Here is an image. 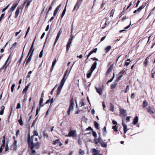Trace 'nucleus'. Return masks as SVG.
<instances>
[{"mask_svg":"<svg viewBox=\"0 0 155 155\" xmlns=\"http://www.w3.org/2000/svg\"><path fill=\"white\" fill-rule=\"evenodd\" d=\"M81 3H79V2H78L74 7L73 11L75 10L76 9H78L80 5L81 4Z\"/></svg>","mask_w":155,"mask_h":155,"instance_id":"obj_10","label":"nucleus"},{"mask_svg":"<svg viewBox=\"0 0 155 155\" xmlns=\"http://www.w3.org/2000/svg\"><path fill=\"white\" fill-rule=\"evenodd\" d=\"M74 103L73 100V98H72L71 100V102L70 104V106L71 107H73L74 106Z\"/></svg>","mask_w":155,"mask_h":155,"instance_id":"obj_18","label":"nucleus"},{"mask_svg":"<svg viewBox=\"0 0 155 155\" xmlns=\"http://www.w3.org/2000/svg\"><path fill=\"white\" fill-rule=\"evenodd\" d=\"M49 25H48L47 27H46V28L45 29V31H48V29H49Z\"/></svg>","mask_w":155,"mask_h":155,"instance_id":"obj_64","label":"nucleus"},{"mask_svg":"<svg viewBox=\"0 0 155 155\" xmlns=\"http://www.w3.org/2000/svg\"><path fill=\"white\" fill-rule=\"evenodd\" d=\"M147 110L148 112L150 114H153L154 113L151 107H149L147 108Z\"/></svg>","mask_w":155,"mask_h":155,"instance_id":"obj_12","label":"nucleus"},{"mask_svg":"<svg viewBox=\"0 0 155 155\" xmlns=\"http://www.w3.org/2000/svg\"><path fill=\"white\" fill-rule=\"evenodd\" d=\"M113 64H112L108 68V69L107 70V73H110L111 71V70L113 69Z\"/></svg>","mask_w":155,"mask_h":155,"instance_id":"obj_22","label":"nucleus"},{"mask_svg":"<svg viewBox=\"0 0 155 155\" xmlns=\"http://www.w3.org/2000/svg\"><path fill=\"white\" fill-rule=\"evenodd\" d=\"M96 92L99 94V95H101L102 93V89L101 87L97 88L95 87Z\"/></svg>","mask_w":155,"mask_h":155,"instance_id":"obj_6","label":"nucleus"},{"mask_svg":"<svg viewBox=\"0 0 155 155\" xmlns=\"http://www.w3.org/2000/svg\"><path fill=\"white\" fill-rule=\"evenodd\" d=\"M29 86L30 84H28L25 87V88L23 89L22 91V93L23 94H24L25 92H26L28 90V89Z\"/></svg>","mask_w":155,"mask_h":155,"instance_id":"obj_14","label":"nucleus"},{"mask_svg":"<svg viewBox=\"0 0 155 155\" xmlns=\"http://www.w3.org/2000/svg\"><path fill=\"white\" fill-rule=\"evenodd\" d=\"M34 49L33 48H30L27 55V57L29 56V58L26 61V64L28 63L31 61Z\"/></svg>","mask_w":155,"mask_h":155,"instance_id":"obj_1","label":"nucleus"},{"mask_svg":"<svg viewBox=\"0 0 155 155\" xmlns=\"http://www.w3.org/2000/svg\"><path fill=\"white\" fill-rule=\"evenodd\" d=\"M74 38V36L72 35V34H71V38L69 39L68 41L70 42H72V41Z\"/></svg>","mask_w":155,"mask_h":155,"instance_id":"obj_37","label":"nucleus"},{"mask_svg":"<svg viewBox=\"0 0 155 155\" xmlns=\"http://www.w3.org/2000/svg\"><path fill=\"white\" fill-rule=\"evenodd\" d=\"M21 106L20 103H18L17 104L16 107V109H19L21 108Z\"/></svg>","mask_w":155,"mask_h":155,"instance_id":"obj_50","label":"nucleus"},{"mask_svg":"<svg viewBox=\"0 0 155 155\" xmlns=\"http://www.w3.org/2000/svg\"><path fill=\"white\" fill-rule=\"evenodd\" d=\"M30 27H28V28L27 31L26 32V35H28V32H29V30H30Z\"/></svg>","mask_w":155,"mask_h":155,"instance_id":"obj_60","label":"nucleus"},{"mask_svg":"<svg viewBox=\"0 0 155 155\" xmlns=\"http://www.w3.org/2000/svg\"><path fill=\"white\" fill-rule=\"evenodd\" d=\"M43 99L42 98H41L40 101V105H41V103H43Z\"/></svg>","mask_w":155,"mask_h":155,"instance_id":"obj_53","label":"nucleus"},{"mask_svg":"<svg viewBox=\"0 0 155 155\" xmlns=\"http://www.w3.org/2000/svg\"><path fill=\"white\" fill-rule=\"evenodd\" d=\"M34 134L33 135H32L31 136V138H32L34 136H37L38 135V133L37 132V131L36 130H34Z\"/></svg>","mask_w":155,"mask_h":155,"instance_id":"obj_29","label":"nucleus"},{"mask_svg":"<svg viewBox=\"0 0 155 155\" xmlns=\"http://www.w3.org/2000/svg\"><path fill=\"white\" fill-rule=\"evenodd\" d=\"M15 86V84H13L11 87V91L12 92H13L14 91V88Z\"/></svg>","mask_w":155,"mask_h":155,"instance_id":"obj_41","label":"nucleus"},{"mask_svg":"<svg viewBox=\"0 0 155 155\" xmlns=\"http://www.w3.org/2000/svg\"><path fill=\"white\" fill-rule=\"evenodd\" d=\"M148 105V103L146 101V100H144L143 103V107H145L147 106Z\"/></svg>","mask_w":155,"mask_h":155,"instance_id":"obj_20","label":"nucleus"},{"mask_svg":"<svg viewBox=\"0 0 155 155\" xmlns=\"http://www.w3.org/2000/svg\"><path fill=\"white\" fill-rule=\"evenodd\" d=\"M27 0L25 1L24 2V3L22 5L21 7V10H22L24 8V6L25 5L26 3H27Z\"/></svg>","mask_w":155,"mask_h":155,"instance_id":"obj_47","label":"nucleus"},{"mask_svg":"<svg viewBox=\"0 0 155 155\" xmlns=\"http://www.w3.org/2000/svg\"><path fill=\"white\" fill-rule=\"evenodd\" d=\"M111 47L110 46H108L105 49V50L106 53L108 52L110 50L111 48Z\"/></svg>","mask_w":155,"mask_h":155,"instance_id":"obj_19","label":"nucleus"},{"mask_svg":"<svg viewBox=\"0 0 155 155\" xmlns=\"http://www.w3.org/2000/svg\"><path fill=\"white\" fill-rule=\"evenodd\" d=\"M122 76V75H121L116 80V82H117L120 79Z\"/></svg>","mask_w":155,"mask_h":155,"instance_id":"obj_39","label":"nucleus"},{"mask_svg":"<svg viewBox=\"0 0 155 155\" xmlns=\"http://www.w3.org/2000/svg\"><path fill=\"white\" fill-rule=\"evenodd\" d=\"M117 84V82H115L113 84H112L110 85V87L111 89H113L115 88Z\"/></svg>","mask_w":155,"mask_h":155,"instance_id":"obj_13","label":"nucleus"},{"mask_svg":"<svg viewBox=\"0 0 155 155\" xmlns=\"http://www.w3.org/2000/svg\"><path fill=\"white\" fill-rule=\"evenodd\" d=\"M45 35V33L43 32L41 36V39H42L43 38Z\"/></svg>","mask_w":155,"mask_h":155,"instance_id":"obj_63","label":"nucleus"},{"mask_svg":"<svg viewBox=\"0 0 155 155\" xmlns=\"http://www.w3.org/2000/svg\"><path fill=\"white\" fill-rule=\"evenodd\" d=\"M110 110L112 112L114 111V105L113 104H110Z\"/></svg>","mask_w":155,"mask_h":155,"instance_id":"obj_21","label":"nucleus"},{"mask_svg":"<svg viewBox=\"0 0 155 155\" xmlns=\"http://www.w3.org/2000/svg\"><path fill=\"white\" fill-rule=\"evenodd\" d=\"M53 143L54 145H56L59 143V140H55L53 141Z\"/></svg>","mask_w":155,"mask_h":155,"instance_id":"obj_33","label":"nucleus"},{"mask_svg":"<svg viewBox=\"0 0 155 155\" xmlns=\"http://www.w3.org/2000/svg\"><path fill=\"white\" fill-rule=\"evenodd\" d=\"M71 43V42L68 41V43H67V45L66 51L67 52H68V51L69 49L70 48Z\"/></svg>","mask_w":155,"mask_h":155,"instance_id":"obj_15","label":"nucleus"},{"mask_svg":"<svg viewBox=\"0 0 155 155\" xmlns=\"http://www.w3.org/2000/svg\"><path fill=\"white\" fill-rule=\"evenodd\" d=\"M60 36L59 35H57V36H56L55 41L54 44V46L55 45L57 42V41L58 40V39H59V37H60Z\"/></svg>","mask_w":155,"mask_h":155,"instance_id":"obj_28","label":"nucleus"},{"mask_svg":"<svg viewBox=\"0 0 155 155\" xmlns=\"http://www.w3.org/2000/svg\"><path fill=\"white\" fill-rule=\"evenodd\" d=\"M92 133H93V135L94 137H97V134L95 132L93 131Z\"/></svg>","mask_w":155,"mask_h":155,"instance_id":"obj_45","label":"nucleus"},{"mask_svg":"<svg viewBox=\"0 0 155 155\" xmlns=\"http://www.w3.org/2000/svg\"><path fill=\"white\" fill-rule=\"evenodd\" d=\"M56 62V59H55L54 61L53 62L52 64V70L53 69V67L54 66Z\"/></svg>","mask_w":155,"mask_h":155,"instance_id":"obj_30","label":"nucleus"},{"mask_svg":"<svg viewBox=\"0 0 155 155\" xmlns=\"http://www.w3.org/2000/svg\"><path fill=\"white\" fill-rule=\"evenodd\" d=\"M4 147V144H2L1 146L0 147V152H1L3 150V148Z\"/></svg>","mask_w":155,"mask_h":155,"instance_id":"obj_44","label":"nucleus"},{"mask_svg":"<svg viewBox=\"0 0 155 155\" xmlns=\"http://www.w3.org/2000/svg\"><path fill=\"white\" fill-rule=\"evenodd\" d=\"M94 126L95 127V128L97 129H99V127H98V126H99V125H98V123L96 121H95L94 122Z\"/></svg>","mask_w":155,"mask_h":155,"instance_id":"obj_26","label":"nucleus"},{"mask_svg":"<svg viewBox=\"0 0 155 155\" xmlns=\"http://www.w3.org/2000/svg\"><path fill=\"white\" fill-rule=\"evenodd\" d=\"M120 114L124 116H125L127 113V110L123 109H120Z\"/></svg>","mask_w":155,"mask_h":155,"instance_id":"obj_9","label":"nucleus"},{"mask_svg":"<svg viewBox=\"0 0 155 155\" xmlns=\"http://www.w3.org/2000/svg\"><path fill=\"white\" fill-rule=\"evenodd\" d=\"M79 153L80 154H84V152L82 150L80 149L79 150Z\"/></svg>","mask_w":155,"mask_h":155,"instance_id":"obj_49","label":"nucleus"},{"mask_svg":"<svg viewBox=\"0 0 155 155\" xmlns=\"http://www.w3.org/2000/svg\"><path fill=\"white\" fill-rule=\"evenodd\" d=\"M61 91V90L60 89H59L58 88L57 89V94L59 95L60 94V92Z\"/></svg>","mask_w":155,"mask_h":155,"instance_id":"obj_54","label":"nucleus"},{"mask_svg":"<svg viewBox=\"0 0 155 155\" xmlns=\"http://www.w3.org/2000/svg\"><path fill=\"white\" fill-rule=\"evenodd\" d=\"M66 80V79H64V78H62V80L61 81V82L60 83V85L62 86H63V85L65 82Z\"/></svg>","mask_w":155,"mask_h":155,"instance_id":"obj_17","label":"nucleus"},{"mask_svg":"<svg viewBox=\"0 0 155 155\" xmlns=\"http://www.w3.org/2000/svg\"><path fill=\"white\" fill-rule=\"evenodd\" d=\"M93 72V71H90L87 73V78H89L91 77Z\"/></svg>","mask_w":155,"mask_h":155,"instance_id":"obj_25","label":"nucleus"},{"mask_svg":"<svg viewBox=\"0 0 155 155\" xmlns=\"http://www.w3.org/2000/svg\"><path fill=\"white\" fill-rule=\"evenodd\" d=\"M144 8V6L142 5L139 7L137 10H135L134 12V13H135L137 12H140L142 9Z\"/></svg>","mask_w":155,"mask_h":155,"instance_id":"obj_11","label":"nucleus"},{"mask_svg":"<svg viewBox=\"0 0 155 155\" xmlns=\"http://www.w3.org/2000/svg\"><path fill=\"white\" fill-rule=\"evenodd\" d=\"M17 142L16 140H15L14 145V148H16L17 147Z\"/></svg>","mask_w":155,"mask_h":155,"instance_id":"obj_48","label":"nucleus"},{"mask_svg":"<svg viewBox=\"0 0 155 155\" xmlns=\"http://www.w3.org/2000/svg\"><path fill=\"white\" fill-rule=\"evenodd\" d=\"M114 77V74H113V77L111 79H110V80H109V81H107V83H109L110 82H111L113 81V80Z\"/></svg>","mask_w":155,"mask_h":155,"instance_id":"obj_38","label":"nucleus"},{"mask_svg":"<svg viewBox=\"0 0 155 155\" xmlns=\"http://www.w3.org/2000/svg\"><path fill=\"white\" fill-rule=\"evenodd\" d=\"M6 63H5L2 67L0 69H4V71H5L7 67V66L6 65Z\"/></svg>","mask_w":155,"mask_h":155,"instance_id":"obj_23","label":"nucleus"},{"mask_svg":"<svg viewBox=\"0 0 155 155\" xmlns=\"http://www.w3.org/2000/svg\"><path fill=\"white\" fill-rule=\"evenodd\" d=\"M114 12L113 11V10H112L110 13V16H113L114 15Z\"/></svg>","mask_w":155,"mask_h":155,"instance_id":"obj_58","label":"nucleus"},{"mask_svg":"<svg viewBox=\"0 0 155 155\" xmlns=\"http://www.w3.org/2000/svg\"><path fill=\"white\" fill-rule=\"evenodd\" d=\"M130 62L128 61H126L125 64V66H128L130 64Z\"/></svg>","mask_w":155,"mask_h":155,"instance_id":"obj_52","label":"nucleus"},{"mask_svg":"<svg viewBox=\"0 0 155 155\" xmlns=\"http://www.w3.org/2000/svg\"><path fill=\"white\" fill-rule=\"evenodd\" d=\"M101 146L104 147H105L107 146V145L103 141L101 143Z\"/></svg>","mask_w":155,"mask_h":155,"instance_id":"obj_34","label":"nucleus"},{"mask_svg":"<svg viewBox=\"0 0 155 155\" xmlns=\"http://www.w3.org/2000/svg\"><path fill=\"white\" fill-rule=\"evenodd\" d=\"M31 2V1L30 0H27V5H26V7L27 8H28V6L30 5V4Z\"/></svg>","mask_w":155,"mask_h":155,"instance_id":"obj_31","label":"nucleus"},{"mask_svg":"<svg viewBox=\"0 0 155 155\" xmlns=\"http://www.w3.org/2000/svg\"><path fill=\"white\" fill-rule=\"evenodd\" d=\"M138 117L137 116L134 119L133 121V124H136L138 122Z\"/></svg>","mask_w":155,"mask_h":155,"instance_id":"obj_16","label":"nucleus"},{"mask_svg":"<svg viewBox=\"0 0 155 155\" xmlns=\"http://www.w3.org/2000/svg\"><path fill=\"white\" fill-rule=\"evenodd\" d=\"M131 117H126V120L127 121V122H129L130 121V118Z\"/></svg>","mask_w":155,"mask_h":155,"instance_id":"obj_46","label":"nucleus"},{"mask_svg":"<svg viewBox=\"0 0 155 155\" xmlns=\"http://www.w3.org/2000/svg\"><path fill=\"white\" fill-rule=\"evenodd\" d=\"M43 48L41 51V52L40 53V54L39 55V57L40 58H41L42 57V55H43Z\"/></svg>","mask_w":155,"mask_h":155,"instance_id":"obj_40","label":"nucleus"},{"mask_svg":"<svg viewBox=\"0 0 155 155\" xmlns=\"http://www.w3.org/2000/svg\"><path fill=\"white\" fill-rule=\"evenodd\" d=\"M97 65V62L95 61L94 62L93 65H92L91 68L90 69V71H93L96 67Z\"/></svg>","mask_w":155,"mask_h":155,"instance_id":"obj_8","label":"nucleus"},{"mask_svg":"<svg viewBox=\"0 0 155 155\" xmlns=\"http://www.w3.org/2000/svg\"><path fill=\"white\" fill-rule=\"evenodd\" d=\"M97 48H95L93 50L91 51L90 52L92 54L94 53H96L97 51Z\"/></svg>","mask_w":155,"mask_h":155,"instance_id":"obj_35","label":"nucleus"},{"mask_svg":"<svg viewBox=\"0 0 155 155\" xmlns=\"http://www.w3.org/2000/svg\"><path fill=\"white\" fill-rule=\"evenodd\" d=\"M8 150V145H6L5 147V151H6Z\"/></svg>","mask_w":155,"mask_h":155,"instance_id":"obj_61","label":"nucleus"},{"mask_svg":"<svg viewBox=\"0 0 155 155\" xmlns=\"http://www.w3.org/2000/svg\"><path fill=\"white\" fill-rule=\"evenodd\" d=\"M31 150L32 151V154H35V153L36 152L35 151L33 150V149L32 150L31 149Z\"/></svg>","mask_w":155,"mask_h":155,"instance_id":"obj_62","label":"nucleus"},{"mask_svg":"<svg viewBox=\"0 0 155 155\" xmlns=\"http://www.w3.org/2000/svg\"><path fill=\"white\" fill-rule=\"evenodd\" d=\"M112 128L114 129V130L115 131H117L118 130L117 129V127L116 126H115L112 127Z\"/></svg>","mask_w":155,"mask_h":155,"instance_id":"obj_43","label":"nucleus"},{"mask_svg":"<svg viewBox=\"0 0 155 155\" xmlns=\"http://www.w3.org/2000/svg\"><path fill=\"white\" fill-rule=\"evenodd\" d=\"M61 4H60L56 8L55 10L54 11L56 12H58V10H59L60 8L61 7Z\"/></svg>","mask_w":155,"mask_h":155,"instance_id":"obj_32","label":"nucleus"},{"mask_svg":"<svg viewBox=\"0 0 155 155\" xmlns=\"http://www.w3.org/2000/svg\"><path fill=\"white\" fill-rule=\"evenodd\" d=\"M57 86V85H56L55 87H54L53 89L51 91V95H52L53 94V92L55 90L56 87Z\"/></svg>","mask_w":155,"mask_h":155,"instance_id":"obj_42","label":"nucleus"},{"mask_svg":"<svg viewBox=\"0 0 155 155\" xmlns=\"http://www.w3.org/2000/svg\"><path fill=\"white\" fill-rule=\"evenodd\" d=\"M40 144L41 143L38 142H37L36 143H32V146H30V147L31 148L32 150L34 148L35 149H38L40 147Z\"/></svg>","mask_w":155,"mask_h":155,"instance_id":"obj_3","label":"nucleus"},{"mask_svg":"<svg viewBox=\"0 0 155 155\" xmlns=\"http://www.w3.org/2000/svg\"><path fill=\"white\" fill-rule=\"evenodd\" d=\"M93 130L92 128L90 127H89L87 128L86 129V130Z\"/></svg>","mask_w":155,"mask_h":155,"instance_id":"obj_59","label":"nucleus"},{"mask_svg":"<svg viewBox=\"0 0 155 155\" xmlns=\"http://www.w3.org/2000/svg\"><path fill=\"white\" fill-rule=\"evenodd\" d=\"M31 138L32 139H31L30 134H28V142L29 147H30V146H32V143H33V140L32 139V138Z\"/></svg>","mask_w":155,"mask_h":155,"instance_id":"obj_4","label":"nucleus"},{"mask_svg":"<svg viewBox=\"0 0 155 155\" xmlns=\"http://www.w3.org/2000/svg\"><path fill=\"white\" fill-rule=\"evenodd\" d=\"M148 60H145V62H144V65L146 67L147 65V63L148 62Z\"/></svg>","mask_w":155,"mask_h":155,"instance_id":"obj_55","label":"nucleus"},{"mask_svg":"<svg viewBox=\"0 0 155 155\" xmlns=\"http://www.w3.org/2000/svg\"><path fill=\"white\" fill-rule=\"evenodd\" d=\"M20 9H21V7H17L15 13V18H16L18 17L20 12Z\"/></svg>","mask_w":155,"mask_h":155,"instance_id":"obj_7","label":"nucleus"},{"mask_svg":"<svg viewBox=\"0 0 155 155\" xmlns=\"http://www.w3.org/2000/svg\"><path fill=\"white\" fill-rule=\"evenodd\" d=\"M66 136L74 137L77 136L76 132L75 130H71L69 131L68 135Z\"/></svg>","mask_w":155,"mask_h":155,"instance_id":"obj_2","label":"nucleus"},{"mask_svg":"<svg viewBox=\"0 0 155 155\" xmlns=\"http://www.w3.org/2000/svg\"><path fill=\"white\" fill-rule=\"evenodd\" d=\"M122 125H123L124 127V133L125 134L128 130V129H127V126L125 124L124 121L123 120L122 121Z\"/></svg>","mask_w":155,"mask_h":155,"instance_id":"obj_5","label":"nucleus"},{"mask_svg":"<svg viewBox=\"0 0 155 155\" xmlns=\"http://www.w3.org/2000/svg\"><path fill=\"white\" fill-rule=\"evenodd\" d=\"M66 11V6L65 7L64 9L63 10V11L62 13V14H61V18H63V16H64V15Z\"/></svg>","mask_w":155,"mask_h":155,"instance_id":"obj_24","label":"nucleus"},{"mask_svg":"<svg viewBox=\"0 0 155 155\" xmlns=\"http://www.w3.org/2000/svg\"><path fill=\"white\" fill-rule=\"evenodd\" d=\"M18 122L22 126L23 124V121L22 120V117L21 116L20 119L18 120Z\"/></svg>","mask_w":155,"mask_h":155,"instance_id":"obj_27","label":"nucleus"},{"mask_svg":"<svg viewBox=\"0 0 155 155\" xmlns=\"http://www.w3.org/2000/svg\"><path fill=\"white\" fill-rule=\"evenodd\" d=\"M93 153H94L92 155H97L96 154V153L97 152V150L95 149H91Z\"/></svg>","mask_w":155,"mask_h":155,"instance_id":"obj_36","label":"nucleus"},{"mask_svg":"<svg viewBox=\"0 0 155 155\" xmlns=\"http://www.w3.org/2000/svg\"><path fill=\"white\" fill-rule=\"evenodd\" d=\"M23 54H22L20 58V60L19 61V62H19V65L21 63V61L22 60L23 57Z\"/></svg>","mask_w":155,"mask_h":155,"instance_id":"obj_51","label":"nucleus"},{"mask_svg":"<svg viewBox=\"0 0 155 155\" xmlns=\"http://www.w3.org/2000/svg\"><path fill=\"white\" fill-rule=\"evenodd\" d=\"M67 71H68L67 70L65 72V73L64 74V75L63 76V78H64V79H66L65 78L66 76L67 75Z\"/></svg>","mask_w":155,"mask_h":155,"instance_id":"obj_56","label":"nucleus"},{"mask_svg":"<svg viewBox=\"0 0 155 155\" xmlns=\"http://www.w3.org/2000/svg\"><path fill=\"white\" fill-rule=\"evenodd\" d=\"M112 123H113V124L114 125H117V122L116 121H115L114 120H113Z\"/></svg>","mask_w":155,"mask_h":155,"instance_id":"obj_57","label":"nucleus"}]
</instances>
